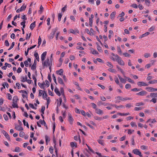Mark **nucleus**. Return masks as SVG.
<instances>
[{"mask_svg": "<svg viewBox=\"0 0 157 157\" xmlns=\"http://www.w3.org/2000/svg\"><path fill=\"white\" fill-rule=\"evenodd\" d=\"M57 30V28H56L52 29V32L48 36V37L50 39L53 38L55 33Z\"/></svg>", "mask_w": 157, "mask_h": 157, "instance_id": "20e7f679", "label": "nucleus"}, {"mask_svg": "<svg viewBox=\"0 0 157 157\" xmlns=\"http://www.w3.org/2000/svg\"><path fill=\"white\" fill-rule=\"evenodd\" d=\"M70 144L71 146L72 147H73L75 146V147H76V144L75 143L71 142V143Z\"/></svg>", "mask_w": 157, "mask_h": 157, "instance_id": "4d7b16f0", "label": "nucleus"}, {"mask_svg": "<svg viewBox=\"0 0 157 157\" xmlns=\"http://www.w3.org/2000/svg\"><path fill=\"white\" fill-rule=\"evenodd\" d=\"M124 77L126 78L127 79L128 81L132 83H134V81L131 79L130 78L126 77V76L124 75Z\"/></svg>", "mask_w": 157, "mask_h": 157, "instance_id": "a878e982", "label": "nucleus"}, {"mask_svg": "<svg viewBox=\"0 0 157 157\" xmlns=\"http://www.w3.org/2000/svg\"><path fill=\"white\" fill-rule=\"evenodd\" d=\"M68 119L70 123L71 124H73L74 119L72 118L71 115L69 113L68 114Z\"/></svg>", "mask_w": 157, "mask_h": 157, "instance_id": "6e6552de", "label": "nucleus"}, {"mask_svg": "<svg viewBox=\"0 0 157 157\" xmlns=\"http://www.w3.org/2000/svg\"><path fill=\"white\" fill-rule=\"evenodd\" d=\"M39 122L40 124H42L44 125L47 128V126L44 120L42 121V120L40 119L39 120Z\"/></svg>", "mask_w": 157, "mask_h": 157, "instance_id": "6ab92c4d", "label": "nucleus"}, {"mask_svg": "<svg viewBox=\"0 0 157 157\" xmlns=\"http://www.w3.org/2000/svg\"><path fill=\"white\" fill-rule=\"evenodd\" d=\"M34 56L36 58V59L38 61H39V55L37 53H35L34 54Z\"/></svg>", "mask_w": 157, "mask_h": 157, "instance_id": "72a5a7b5", "label": "nucleus"}, {"mask_svg": "<svg viewBox=\"0 0 157 157\" xmlns=\"http://www.w3.org/2000/svg\"><path fill=\"white\" fill-rule=\"evenodd\" d=\"M43 10L44 8L42 5H41L40 7V10H39V12L40 13V14H41L43 12Z\"/></svg>", "mask_w": 157, "mask_h": 157, "instance_id": "c03bdc74", "label": "nucleus"}, {"mask_svg": "<svg viewBox=\"0 0 157 157\" xmlns=\"http://www.w3.org/2000/svg\"><path fill=\"white\" fill-rule=\"evenodd\" d=\"M56 73L57 74L59 75H63V69H60L58 71H56Z\"/></svg>", "mask_w": 157, "mask_h": 157, "instance_id": "aec40b11", "label": "nucleus"}, {"mask_svg": "<svg viewBox=\"0 0 157 157\" xmlns=\"http://www.w3.org/2000/svg\"><path fill=\"white\" fill-rule=\"evenodd\" d=\"M55 93L57 95H58L59 96H60L61 95L60 93V92L59 91V90L56 87L55 89Z\"/></svg>", "mask_w": 157, "mask_h": 157, "instance_id": "4be33fe9", "label": "nucleus"}, {"mask_svg": "<svg viewBox=\"0 0 157 157\" xmlns=\"http://www.w3.org/2000/svg\"><path fill=\"white\" fill-rule=\"evenodd\" d=\"M91 52L92 54H98V52L96 50H94V49H92L91 50Z\"/></svg>", "mask_w": 157, "mask_h": 157, "instance_id": "79ce46f5", "label": "nucleus"}, {"mask_svg": "<svg viewBox=\"0 0 157 157\" xmlns=\"http://www.w3.org/2000/svg\"><path fill=\"white\" fill-rule=\"evenodd\" d=\"M148 83L150 84H154L157 83V79L149 81Z\"/></svg>", "mask_w": 157, "mask_h": 157, "instance_id": "393cba45", "label": "nucleus"}, {"mask_svg": "<svg viewBox=\"0 0 157 157\" xmlns=\"http://www.w3.org/2000/svg\"><path fill=\"white\" fill-rule=\"evenodd\" d=\"M97 49L99 52H103L101 47L98 44Z\"/></svg>", "mask_w": 157, "mask_h": 157, "instance_id": "ea45409f", "label": "nucleus"}, {"mask_svg": "<svg viewBox=\"0 0 157 157\" xmlns=\"http://www.w3.org/2000/svg\"><path fill=\"white\" fill-rule=\"evenodd\" d=\"M150 96L152 97H157V93H151L150 94Z\"/></svg>", "mask_w": 157, "mask_h": 157, "instance_id": "c756f323", "label": "nucleus"}, {"mask_svg": "<svg viewBox=\"0 0 157 157\" xmlns=\"http://www.w3.org/2000/svg\"><path fill=\"white\" fill-rule=\"evenodd\" d=\"M115 56L116 61L118 63L121 65H124V63L121 58L117 55H116Z\"/></svg>", "mask_w": 157, "mask_h": 157, "instance_id": "7ed1b4c3", "label": "nucleus"}, {"mask_svg": "<svg viewBox=\"0 0 157 157\" xmlns=\"http://www.w3.org/2000/svg\"><path fill=\"white\" fill-rule=\"evenodd\" d=\"M26 7V5H25V3L23 4L22 6L20 8L21 11L25 10Z\"/></svg>", "mask_w": 157, "mask_h": 157, "instance_id": "cd10ccee", "label": "nucleus"}, {"mask_svg": "<svg viewBox=\"0 0 157 157\" xmlns=\"http://www.w3.org/2000/svg\"><path fill=\"white\" fill-rule=\"evenodd\" d=\"M80 112L82 114V115L83 116H86V113L85 111L83 110H80Z\"/></svg>", "mask_w": 157, "mask_h": 157, "instance_id": "338daca9", "label": "nucleus"}, {"mask_svg": "<svg viewBox=\"0 0 157 157\" xmlns=\"http://www.w3.org/2000/svg\"><path fill=\"white\" fill-rule=\"evenodd\" d=\"M146 89L149 92H154V88L152 87H146Z\"/></svg>", "mask_w": 157, "mask_h": 157, "instance_id": "5701e85b", "label": "nucleus"}, {"mask_svg": "<svg viewBox=\"0 0 157 157\" xmlns=\"http://www.w3.org/2000/svg\"><path fill=\"white\" fill-rule=\"evenodd\" d=\"M95 112L99 115H102L103 114V111L100 109L97 108L95 109Z\"/></svg>", "mask_w": 157, "mask_h": 157, "instance_id": "9d476101", "label": "nucleus"}, {"mask_svg": "<svg viewBox=\"0 0 157 157\" xmlns=\"http://www.w3.org/2000/svg\"><path fill=\"white\" fill-rule=\"evenodd\" d=\"M14 45H15L14 42H13L12 43V44L11 45V46H10V48L8 49V50L9 51V50H10L11 49H12L13 48L14 46Z\"/></svg>", "mask_w": 157, "mask_h": 157, "instance_id": "8fccbe9b", "label": "nucleus"}, {"mask_svg": "<svg viewBox=\"0 0 157 157\" xmlns=\"http://www.w3.org/2000/svg\"><path fill=\"white\" fill-rule=\"evenodd\" d=\"M18 99L17 96H14L13 98V103H17V100H18Z\"/></svg>", "mask_w": 157, "mask_h": 157, "instance_id": "bb28decb", "label": "nucleus"}, {"mask_svg": "<svg viewBox=\"0 0 157 157\" xmlns=\"http://www.w3.org/2000/svg\"><path fill=\"white\" fill-rule=\"evenodd\" d=\"M62 16V15L61 13H60L58 14V20L59 21H61Z\"/></svg>", "mask_w": 157, "mask_h": 157, "instance_id": "864d4df0", "label": "nucleus"}, {"mask_svg": "<svg viewBox=\"0 0 157 157\" xmlns=\"http://www.w3.org/2000/svg\"><path fill=\"white\" fill-rule=\"evenodd\" d=\"M150 34V33L149 32H147L144 34H143L141 35L139 37V39H141L143 37H144L145 36H147Z\"/></svg>", "mask_w": 157, "mask_h": 157, "instance_id": "f3484780", "label": "nucleus"}, {"mask_svg": "<svg viewBox=\"0 0 157 157\" xmlns=\"http://www.w3.org/2000/svg\"><path fill=\"white\" fill-rule=\"evenodd\" d=\"M15 129L18 131H22L23 130V128L20 125H16L15 126Z\"/></svg>", "mask_w": 157, "mask_h": 157, "instance_id": "a211bd4d", "label": "nucleus"}, {"mask_svg": "<svg viewBox=\"0 0 157 157\" xmlns=\"http://www.w3.org/2000/svg\"><path fill=\"white\" fill-rule=\"evenodd\" d=\"M115 99H116L115 101L116 103L119 102L120 101L119 100H121L122 101H125L128 100H132V98H123L120 96H117L115 97Z\"/></svg>", "mask_w": 157, "mask_h": 157, "instance_id": "f257e3e1", "label": "nucleus"}, {"mask_svg": "<svg viewBox=\"0 0 157 157\" xmlns=\"http://www.w3.org/2000/svg\"><path fill=\"white\" fill-rule=\"evenodd\" d=\"M94 118L95 120H98L99 121H102V117H99L98 116H95L94 117Z\"/></svg>", "mask_w": 157, "mask_h": 157, "instance_id": "37998d69", "label": "nucleus"}, {"mask_svg": "<svg viewBox=\"0 0 157 157\" xmlns=\"http://www.w3.org/2000/svg\"><path fill=\"white\" fill-rule=\"evenodd\" d=\"M23 122L25 126L26 125L28 128H29V125L27 122H26L25 120H23Z\"/></svg>", "mask_w": 157, "mask_h": 157, "instance_id": "a18cd8bd", "label": "nucleus"}, {"mask_svg": "<svg viewBox=\"0 0 157 157\" xmlns=\"http://www.w3.org/2000/svg\"><path fill=\"white\" fill-rule=\"evenodd\" d=\"M106 65L108 66L110 68H113V66L112 63L109 62H108L106 63Z\"/></svg>", "mask_w": 157, "mask_h": 157, "instance_id": "2f4dec72", "label": "nucleus"}, {"mask_svg": "<svg viewBox=\"0 0 157 157\" xmlns=\"http://www.w3.org/2000/svg\"><path fill=\"white\" fill-rule=\"evenodd\" d=\"M144 104L143 102H138L136 103V106H139L141 105H144Z\"/></svg>", "mask_w": 157, "mask_h": 157, "instance_id": "09e8293b", "label": "nucleus"}, {"mask_svg": "<svg viewBox=\"0 0 157 157\" xmlns=\"http://www.w3.org/2000/svg\"><path fill=\"white\" fill-rule=\"evenodd\" d=\"M60 91L62 95H64V90L63 87H61L60 88Z\"/></svg>", "mask_w": 157, "mask_h": 157, "instance_id": "de8ad7c7", "label": "nucleus"}, {"mask_svg": "<svg viewBox=\"0 0 157 157\" xmlns=\"http://www.w3.org/2000/svg\"><path fill=\"white\" fill-rule=\"evenodd\" d=\"M25 133L23 131H21L20 132L19 134V136L20 137H23L25 136Z\"/></svg>", "mask_w": 157, "mask_h": 157, "instance_id": "49530a36", "label": "nucleus"}, {"mask_svg": "<svg viewBox=\"0 0 157 157\" xmlns=\"http://www.w3.org/2000/svg\"><path fill=\"white\" fill-rule=\"evenodd\" d=\"M4 118L5 120L8 121L9 120L8 117L7 115L6 114H4L3 115Z\"/></svg>", "mask_w": 157, "mask_h": 157, "instance_id": "3c124183", "label": "nucleus"}, {"mask_svg": "<svg viewBox=\"0 0 157 157\" xmlns=\"http://www.w3.org/2000/svg\"><path fill=\"white\" fill-rule=\"evenodd\" d=\"M148 147L147 146L145 145H142L140 147V148L142 150H144L145 149H147Z\"/></svg>", "mask_w": 157, "mask_h": 157, "instance_id": "e2e57ef3", "label": "nucleus"}, {"mask_svg": "<svg viewBox=\"0 0 157 157\" xmlns=\"http://www.w3.org/2000/svg\"><path fill=\"white\" fill-rule=\"evenodd\" d=\"M117 69L118 70H120V71L121 72L123 75H124V71L119 66H117Z\"/></svg>", "mask_w": 157, "mask_h": 157, "instance_id": "473e14b6", "label": "nucleus"}, {"mask_svg": "<svg viewBox=\"0 0 157 157\" xmlns=\"http://www.w3.org/2000/svg\"><path fill=\"white\" fill-rule=\"evenodd\" d=\"M155 27L154 26H152L150 28L148 31L150 32H152L155 29Z\"/></svg>", "mask_w": 157, "mask_h": 157, "instance_id": "69168bd1", "label": "nucleus"}, {"mask_svg": "<svg viewBox=\"0 0 157 157\" xmlns=\"http://www.w3.org/2000/svg\"><path fill=\"white\" fill-rule=\"evenodd\" d=\"M25 21H23L21 22V25L23 26L22 28H25Z\"/></svg>", "mask_w": 157, "mask_h": 157, "instance_id": "0e129e2a", "label": "nucleus"}, {"mask_svg": "<svg viewBox=\"0 0 157 157\" xmlns=\"http://www.w3.org/2000/svg\"><path fill=\"white\" fill-rule=\"evenodd\" d=\"M43 67L44 68L46 67H48L49 66L52 65V62L50 61L49 59L47 58L44 61H43L42 63Z\"/></svg>", "mask_w": 157, "mask_h": 157, "instance_id": "f03ea898", "label": "nucleus"}, {"mask_svg": "<svg viewBox=\"0 0 157 157\" xmlns=\"http://www.w3.org/2000/svg\"><path fill=\"white\" fill-rule=\"evenodd\" d=\"M45 141L46 143V144H47V145H48V142H49L50 141V138L49 137V136L47 135H46L45 136Z\"/></svg>", "mask_w": 157, "mask_h": 157, "instance_id": "c85d7f7f", "label": "nucleus"}, {"mask_svg": "<svg viewBox=\"0 0 157 157\" xmlns=\"http://www.w3.org/2000/svg\"><path fill=\"white\" fill-rule=\"evenodd\" d=\"M13 107L14 108H18V107L17 105V103H13V104L12 105Z\"/></svg>", "mask_w": 157, "mask_h": 157, "instance_id": "603ef678", "label": "nucleus"}, {"mask_svg": "<svg viewBox=\"0 0 157 157\" xmlns=\"http://www.w3.org/2000/svg\"><path fill=\"white\" fill-rule=\"evenodd\" d=\"M118 77L119 78L120 81L122 83H125L126 82V80L122 78L121 76L119 75H117Z\"/></svg>", "mask_w": 157, "mask_h": 157, "instance_id": "4468645a", "label": "nucleus"}, {"mask_svg": "<svg viewBox=\"0 0 157 157\" xmlns=\"http://www.w3.org/2000/svg\"><path fill=\"white\" fill-rule=\"evenodd\" d=\"M36 59L34 60L33 64L31 66V69L32 70H34L36 68Z\"/></svg>", "mask_w": 157, "mask_h": 157, "instance_id": "f8f14e48", "label": "nucleus"}, {"mask_svg": "<svg viewBox=\"0 0 157 157\" xmlns=\"http://www.w3.org/2000/svg\"><path fill=\"white\" fill-rule=\"evenodd\" d=\"M136 68L138 69V70L139 71H143L144 70V69L143 68H140V65L139 64H137L136 66Z\"/></svg>", "mask_w": 157, "mask_h": 157, "instance_id": "e433bc0d", "label": "nucleus"}, {"mask_svg": "<svg viewBox=\"0 0 157 157\" xmlns=\"http://www.w3.org/2000/svg\"><path fill=\"white\" fill-rule=\"evenodd\" d=\"M147 92L145 90H143L140 92L137 93L136 94L137 95L144 96L146 95Z\"/></svg>", "mask_w": 157, "mask_h": 157, "instance_id": "1a4fd4ad", "label": "nucleus"}, {"mask_svg": "<svg viewBox=\"0 0 157 157\" xmlns=\"http://www.w3.org/2000/svg\"><path fill=\"white\" fill-rule=\"evenodd\" d=\"M116 13L115 12H112L110 15L111 18L112 19L114 18L116 15Z\"/></svg>", "mask_w": 157, "mask_h": 157, "instance_id": "4c0bfd02", "label": "nucleus"}, {"mask_svg": "<svg viewBox=\"0 0 157 157\" xmlns=\"http://www.w3.org/2000/svg\"><path fill=\"white\" fill-rule=\"evenodd\" d=\"M144 57L145 58H148L151 56V55L149 53H146L144 54Z\"/></svg>", "mask_w": 157, "mask_h": 157, "instance_id": "680f3d73", "label": "nucleus"}, {"mask_svg": "<svg viewBox=\"0 0 157 157\" xmlns=\"http://www.w3.org/2000/svg\"><path fill=\"white\" fill-rule=\"evenodd\" d=\"M2 132L3 133L4 136H5L6 138L8 140L10 141V136L6 132L5 130H3L2 131Z\"/></svg>", "mask_w": 157, "mask_h": 157, "instance_id": "0eeeda50", "label": "nucleus"}, {"mask_svg": "<svg viewBox=\"0 0 157 157\" xmlns=\"http://www.w3.org/2000/svg\"><path fill=\"white\" fill-rule=\"evenodd\" d=\"M28 62H29V63H31V59L30 58H28L27 60H25L24 62V63L25 67H28L29 64Z\"/></svg>", "mask_w": 157, "mask_h": 157, "instance_id": "ddd939ff", "label": "nucleus"}, {"mask_svg": "<svg viewBox=\"0 0 157 157\" xmlns=\"http://www.w3.org/2000/svg\"><path fill=\"white\" fill-rule=\"evenodd\" d=\"M98 142L102 145H104V143L103 140L101 139H98L97 140Z\"/></svg>", "mask_w": 157, "mask_h": 157, "instance_id": "58836bf2", "label": "nucleus"}, {"mask_svg": "<svg viewBox=\"0 0 157 157\" xmlns=\"http://www.w3.org/2000/svg\"><path fill=\"white\" fill-rule=\"evenodd\" d=\"M21 151V148L18 147H16L14 150V151L16 152H19Z\"/></svg>", "mask_w": 157, "mask_h": 157, "instance_id": "7c9ffc66", "label": "nucleus"}, {"mask_svg": "<svg viewBox=\"0 0 157 157\" xmlns=\"http://www.w3.org/2000/svg\"><path fill=\"white\" fill-rule=\"evenodd\" d=\"M8 96V98L9 100H11L12 98V96L11 95L10 93H8L7 94Z\"/></svg>", "mask_w": 157, "mask_h": 157, "instance_id": "774afa93", "label": "nucleus"}, {"mask_svg": "<svg viewBox=\"0 0 157 157\" xmlns=\"http://www.w3.org/2000/svg\"><path fill=\"white\" fill-rule=\"evenodd\" d=\"M45 85V84L44 82H43L41 83V84L40 85V87L42 89H45V86H44Z\"/></svg>", "mask_w": 157, "mask_h": 157, "instance_id": "bf43d9fd", "label": "nucleus"}, {"mask_svg": "<svg viewBox=\"0 0 157 157\" xmlns=\"http://www.w3.org/2000/svg\"><path fill=\"white\" fill-rule=\"evenodd\" d=\"M117 51L119 54L121 55L122 54V52L120 47L118 46L117 47Z\"/></svg>", "mask_w": 157, "mask_h": 157, "instance_id": "c9c22d12", "label": "nucleus"}, {"mask_svg": "<svg viewBox=\"0 0 157 157\" xmlns=\"http://www.w3.org/2000/svg\"><path fill=\"white\" fill-rule=\"evenodd\" d=\"M32 78H33V79L34 80L35 84L36 86V81H37L36 78L33 75H32Z\"/></svg>", "mask_w": 157, "mask_h": 157, "instance_id": "a19ab883", "label": "nucleus"}, {"mask_svg": "<svg viewBox=\"0 0 157 157\" xmlns=\"http://www.w3.org/2000/svg\"><path fill=\"white\" fill-rule=\"evenodd\" d=\"M140 90V89L137 88H133L131 90L132 91H139Z\"/></svg>", "mask_w": 157, "mask_h": 157, "instance_id": "13d9d810", "label": "nucleus"}, {"mask_svg": "<svg viewBox=\"0 0 157 157\" xmlns=\"http://www.w3.org/2000/svg\"><path fill=\"white\" fill-rule=\"evenodd\" d=\"M98 105H102L104 106H106V105H110V104L108 103L102 102L101 101H99L98 103Z\"/></svg>", "mask_w": 157, "mask_h": 157, "instance_id": "2eb2a0df", "label": "nucleus"}, {"mask_svg": "<svg viewBox=\"0 0 157 157\" xmlns=\"http://www.w3.org/2000/svg\"><path fill=\"white\" fill-rule=\"evenodd\" d=\"M132 152L135 154L139 155L140 157H142L141 152L139 150L137 149H135L132 150Z\"/></svg>", "mask_w": 157, "mask_h": 157, "instance_id": "39448f33", "label": "nucleus"}, {"mask_svg": "<svg viewBox=\"0 0 157 157\" xmlns=\"http://www.w3.org/2000/svg\"><path fill=\"white\" fill-rule=\"evenodd\" d=\"M47 52H44L41 55V60L43 61H44L45 59V56H46Z\"/></svg>", "mask_w": 157, "mask_h": 157, "instance_id": "9b49d317", "label": "nucleus"}, {"mask_svg": "<svg viewBox=\"0 0 157 157\" xmlns=\"http://www.w3.org/2000/svg\"><path fill=\"white\" fill-rule=\"evenodd\" d=\"M130 124L132 127H137V126L136 124L133 121H132L130 123Z\"/></svg>", "mask_w": 157, "mask_h": 157, "instance_id": "f704fd0d", "label": "nucleus"}, {"mask_svg": "<svg viewBox=\"0 0 157 157\" xmlns=\"http://www.w3.org/2000/svg\"><path fill=\"white\" fill-rule=\"evenodd\" d=\"M42 96L44 99H47V95L46 92L45 91H44L43 92Z\"/></svg>", "mask_w": 157, "mask_h": 157, "instance_id": "b1692460", "label": "nucleus"}, {"mask_svg": "<svg viewBox=\"0 0 157 157\" xmlns=\"http://www.w3.org/2000/svg\"><path fill=\"white\" fill-rule=\"evenodd\" d=\"M145 3L148 6H149L150 3V1L149 0H145Z\"/></svg>", "mask_w": 157, "mask_h": 157, "instance_id": "6e6d98bb", "label": "nucleus"}, {"mask_svg": "<svg viewBox=\"0 0 157 157\" xmlns=\"http://www.w3.org/2000/svg\"><path fill=\"white\" fill-rule=\"evenodd\" d=\"M137 85L140 87L147 86H148V84L144 82H139L137 83Z\"/></svg>", "mask_w": 157, "mask_h": 157, "instance_id": "423d86ee", "label": "nucleus"}, {"mask_svg": "<svg viewBox=\"0 0 157 157\" xmlns=\"http://www.w3.org/2000/svg\"><path fill=\"white\" fill-rule=\"evenodd\" d=\"M131 87V86L129 84H127L125 85V88L126 89L128 88H130Z\"/></svg>", "mask_w": 157, "mask_h": 157, "instance_id": "052dcab7", "label": "nucleus"}, {"mask_svg": "<svg viewBox=\"0 0 157 157\" xmlns=\"http://www.w3.org/2000/svg\"><path fill=\"white\" fill-rule=\"evenodd\" d=\"M35 21L32 23L30 26V28L31 30H33L36 26Z\"/></svg>", "mask_w": 157, "mask_h": 157, "instance_id": "412c9836", "label": "nucleus"}, {"mask_svg": "<svg viewBox=\"0 0 157 157\" xmlns=\"http://www.w3.org/2000/svg\"><path fill=\"white\" fill-rule=\"evenodd\" d=\"M58 80L59 83L63 86H65V84L63 82V80L62 78H60V77H58Z\"/></svg>", "mask_w": 157, "mask_h": 157, "instance_id": "dca6fc26", "label": "nucleus"}, {"mask_svg": "<svg viewBox=\"0 0 157 157\" xmlns=\"http://www.w3.org/2000/svg\"><path fill=\"white\" fill-rule=\"evenodd\" d=\"M115 107L116 108L118 109V108H124V106L123 105H119V106H117V105H115Z\"/></svg>", "mask_w": 157, "mask_h": 157, "instance_id": "5fc2aeb1", "label": "nucleus"}]
</instances>
